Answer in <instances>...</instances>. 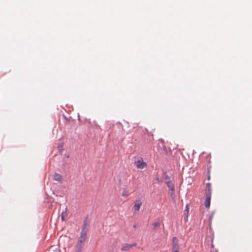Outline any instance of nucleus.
Instances as JSON below:
<instances>
[{
	"mask_svg": "<svg viewBox=\"0 0 252 252\" xmlns=\"http://www.w3.org/2000/svg\"><path fill=\"white\" fill-rule=\"evenodd\" d=\"M179 249L178 240L176 237H174L172 239V252H179Z\"/></svg>",
	"mask_w": 252,
	"mask_h": 252,
	"instance_id": "4",
	"label": "nucleus"
},
{
	"mask_svg": "<svg viewBox=\"0 0 252 252\" xmlns=\"http://www.w3.org/2000/svg\"><path fill=\"white\" fill-rule=\"evenodd\" d=\"M67 217V213L66 211L63 212L61 215V219L63 221Z\"/></svg>",
	"mask_w": 252,
	"mask_h": 252,
	"instance_id": "11",
	"label": "nucleus"
},
{
	"mask_svg": "<svg viewBox=\"0 0 252 252\" xmlns=\"http://www.w3.org/2000/svg\"><path fill=\"white\" fill-rule=\"evenodd\" d=\"M135 165L138 169H142L147 167V163L144 162L142 158H140L135 162Z\"/></svg>",
	"mask_w": 252,
	"mask_h": 252,
	"instance_id": "5",
	"label": "nucleus"
},
{
	"mask_svg": "<svg viewBox=\"0 0 252 252\" xmlns=\"http://www.w3.org/2000/svg\"><path fill=\"white\" fill-rule=\"evenodd\" d=\"M155 225L156 226H159V223H158V222H156V223H155Z\"/></svg>",
	"mask_w": 252,
	"mask_h": 252,
	"instance_id": "12",
	"label": "nucleus"
},
{
	"mask_svg": "<svg viewBox=\"0 0 252 252\" xmlns=\"http://www.w3.org/2000/svg\"><path fill=\"white\" fill-rule=\"evenodd\" d=\"M84 247L76 245L74 252H82Z\"/></svg>",
	"mask_w": 252,
	"mask_h": 252,
	"instance_id": "10",
	"label": "nucleus"
},
{
	"mask_svg": "<svg viewBox=\"0 0 252 252\" xmlns=\"http://www.w3.org/2000/svg\"><path fill=\"white\" fill-rule=\"evenodd\" d=\"M167 186L169 189L172 191L171 195L172 196L174 195V186L172 182L168 181L166 183Z\"/></svg>",
	"mask_w": 252,
	"mask_h": 252,
	"instance_id": "7",
	"label": "nucleus"
},
{
	"mask_svg": "<svg viewBox=\"0 0 252 252\" xmlns=\"http://www.w3.org/2000/svg\"><path fill=\"white\" fill-rule=\"evenodd\" d=\"M122 196L125 197H127L129 195V192L125 189H124L121 193Z\"/></svg>",
	"mask_w": 252,
	"mask_h": 252,
	"instance_id": "8",
	"label": "nucleus"
},
{
	"mask_svg": "<svg viewBox=\"0 0 252 252\" xmlns=\"http://www.w3.org/2000/svg\"><path fill=\"white\" fill-rule=\"evenodd\" d=\"M136 246V244H124L122 245L121 250L123 251H127L133 246Z\"/></svg>",
	"mask_w": 252,
	"mask_h": 252,
	"instance_id": "6",
	"label": "nucleus"
},
{
	"mask_svg": "<svg viewBox=\"0 0 252 252\" xmlns=\"http://www.w3.org/2000/svg\"><path fill=\"white\" fill-rule=\"evenodd\" d=\"M87 230L86 228V226L84 225L82 229L80 236L78 239L77 243L76 245H79L82 247L84 246V243L87 239Z\"/></svg>",
	"mask_w": 252,
	"mask_h": 252,
	"instance_id": "2",
	"label": "nucleus"
},
{
	"mask_svg": "<svg viewBox=\"0 0 252 252\" xmlns=\"http://www.w3.org/2000/svg\"><path fill=\"white\" fill-rule=\"evenodd\" d=\"M142 204V202L140 199L136 200L134 202L132 209L134 213H137L139 211Z\"/></svg>",
	"mask_w": 252,
	"mask_h": 252,
	"instance_id": "3",
	"label": "nucleus"
},
{
	"mask_svg": "<svg viewBox=\"0 0 252 252\" xmlns=\"http://www.w3.org/2000/svg\"><path fill=\"white\" fill-rule=\"evenodd\" d=\"M212 190L211 185L210 183H208L206 185V188L205 190V206L207 208H209L210 206V201L211 198Z\"/></svg>",
	"mask_w": 252,
	"mask_h": 252,
	"instance_id": "1",
	"label": "nucleus"
},
{
	"mask_svg": "<svg viewBox=\"0 0 252 252\" xmlns=\"http://www.w3.org/2000/svg\"><path fill=\"white\" fill-rule=\"evenodd\" d=\"M54 179L57 181H61L62 180V176L59 174L55 173L54 175Z\"/></svg>",
	"mask_w": 252,
	"mask_h": 252,
	"instance_id": "9",
	"label": "nucleus"
}]
</instances>
